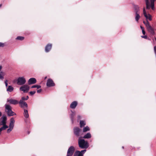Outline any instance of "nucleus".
I'll return each instance as SVG.
<instances>
[{
	"instance_id": "79ce46f5",
	"label": "nucleus",
	"mask_w": 156,
	"mask_h": 156,
	"mask_svg": "<svg viewBox=\"0 0 156 156\" xmlns=\"http://www.w3.org/2000/svg\"><path fill=\"white\" fill-rule=\"evenodd\" d=\"M142 33L144 35H145V32L144 30H142Z\"/></svg>"
},
{
	"instance_id": "473e14b6",
	"label": "nucleus",
	"mask_w": 156,
	"mask_h": 156,
	"mask_svg": "<svg viewBox=\"0 0 156 156\" xmlns=\"http://www.w3.org/2000/svg\"><path fill=\"white\" fill-rule=\"evenodd\" d=\"M86 150L85 149L81 151H80V152L81 154H82V156H83V154H84V153L86 152Z\"/></svg>"
},
{
	"instance_id": "4be33fe9",
	"label": "nucleus",
	"mask_w": 156,
	"mask_h": 156,
	"mask_svg": "<svg viewBox=\"0 0 156 156\" xmlns=\"http://www.w3.org/2000/svg\"><path fill=\"white\" fill-rule=\"evenodd\" d=\"M80 127H82L86 125V123L85 121L83 120H80Z\"/></svg>"
},
{
	"instance_id": "1a4fd4ad",
	"label": "nucleus",
	"mask_w": 156,
	"mask_h": 156,
	"mask_svg": "<svg viewBox=\"0 0 156 156\" xmlns=\"http://www.w3.org/2000/svg\"><path fill=\"white\" fill-rule=\"evenodd\" d=\"M74 147L73 146H70L68 149L67 156H72L74 152Z\"/></svg>"
},
{
	"instance_id": "2eb2a0df",
	"label": "nucleus",
	"mask_w": 156,
	"mask_h": 156,
	"mask_svg": "<svg viewBox=\"0 0 156 156\" xmlns=\"http://www.w3.org/2000/svg\"><path fill=\"white\" fill-rule=\"evenodd\" d=\"M52 47V44H47L45 48V51L46 52H49L51 50Z\"/></svg>"
},
{
	"instance_id": "9b49d317",
	"label": "nucleus",
	"mask_w": 156,
	"mask_h": 156,
	"mask_svg": "<svg viewBox=\"0 0 156 156\" xmlns=\"http://www.w3.org/2000/svg\"><path fill=\"white\" fill-rule=\"evenodd\" d=\"M54 85L55 84L52 79H49L47 80V86L48 87H52L54 86Z\"/></svg>"
},
{
	"instance_id": "20e7f679",
	"label": "nucleus",
	"mask_w": 156,
	"mask_h": 156,
	"mask_svg": "<svg viewBox=\"0 0 156 156\" xmlns=\"http://www.w3.org/2000/svg\"><path fill=\"white\" fill-rule=\"evenodd\" d=\"M146 4V9H149L151 7L152 10L154 9V2L155 0H151V5H149V2L148 0H145Z\"/></svg>"
},
{
	"instance_id": "c03bdc74",
	"label": "nucleus",
	"mask_w": 156,
	"mask_h": 156,
	"mask_svg": "<svg viewBox=\"0 0 156 156\" xmlns=\"http://www.w3.org/2000/svg\"><path fill=\"white\" fill-rule=\"evenodd\" d=\"M2 115V112H0V117Z\"/></svg>"
},
{
	"instance_id": "49530a36",
	"label": "nucleus",
	"mask_w": 156,
	"mask_h": 156,
	"mask_svg": "<svg viewBox=\"0 0 156 156\" xmlns=\"http://www.w3.org/2000/svg\"><path fill=\"white\" fill-rule=\"evenodd\" d=\"M1 6H2V5L1 4L0 5V7Z\"/></svg>"
},
{
	"instance_id": "aec40b11",
	"label": "nucleus",
	"mask_w": 156,
	"mask_h": 156,
	"mask_svg": "<svg viewBox=\"0 0 156 156\" xmlns=\"http://www.w3.org/2000/svg\"><path fill=\"white\" fill-rule=\"evenodd\" d=\"M74 156H82V154L80 153V151H76L75 152L74 154Z\"/></svg>"
},
{
	"instance_id": "0eeeda50",
	"label": "nucleus",
	"mask_w": 156,
	"mask_h": 156,
	"mask_svg": "<svg viewBox=\"0 0 156 156\" xmlns=\"http://www.w3.org/2000/svg\"><path fill=\"white\" fill-rule=\"evenodd\" d=\"M81 132V129L78 127H76L73 129V133L76 136L78 137L80 136Z\"/></svg>"
},
{
	"instance_id": "39448f33",
	"label": "nucleus",
	"mask_w": 156,
	"mask_h": 156,
	"mask_svg": "<svg viewBox=\"0 0 156 156\" xmlns=\"http://www.w3.org/2000/svg\"><path fill=\"white\" fill-rule=\"evenodd\" d=\"M6 116L5 115H3L0 119V126H8L6 125Z\"/></svg>"
},
{
	"instance_id": "dca6fc26",
	"label": "nucleus",
	"mask_w": 156,
	"mask_h": 156,
	"mask_svg": "<svg viewBox=\"0 0 156 156\" xmlns=\"http://www.w3.org/2000/svg\"><path fill=\"white\" fill-rule=\"evenodd\" d=\"M77 105V103L76 101L73 102L70 105V108L72 109L75 108Z\"/></svg>"
},
{
	"instance_id": "72a5a7b5",
	"label": "nucleus",
	"mask_w": 156,
	"mask_h": 156,
	"mask_svg": "<svg viewBox=\"0 0 156 156\" xmlns=\"http://www.w3.org/2000/svg\"><path fill=\"white\" fill-rule=\"evenodd\" d=\"M36 93L35 91H30V94L31 95H33L34 94Z\"/></svg>"
},
{
	"instance_id": "a19ab883",
	"label": "nucleus",
	"mask_w": 156,
	"mask_h": 156,
	"mask_svg": "<svg viewBox=\"0 0 156 156\" xmlns=\"http://www.w3.org/2000/svg\"><path fill=\"white\" fill-rule=\"evenodd\" d=\"M140 27L142 30H144V28L143 27L140 26Z\"/></svg>"
},
{
	"instance_id": "6e6552de",
	"label": "nucleus",
	"mask_w": 156,
	"mask_h": 156,
	"mask_svg": "<svg viewBox=\"0 0 156 156\" xmlns=\"http://www.w3.org/2000/svg\"><path fill=\"white\" fill-rule=\"evenodd\" d=\"M20 90L23 91L24 93H27L29 90V87L27 85L22 86L20 88Z\"/></svg>"
},
{
	"instance_id": "a18cd8bd",
	"label": "nucleus",
	"mask_w": 156,
	"mask_h": 156,
	"mask_svg": "<svg viewBox=\"0 0 156 156\" xmlns=\"http://www.w3.org/2000/svg\"><path fill=\"white\" fill-rule=\"evenodd\" d=\"M47 78V77L46 76L45 78H44V79H46Z\"/></svg>"
},
{
	"instance_id": "9d476101",
	"label": "nucleus",
	"mask_w": 156,
	"mask_h": 156,
	"mask_svg": "<svg viewBox=\"0 0 156 156\" xmlns=\"http://www.w3.org/2000/svg\"><path fill=\"white\" fill-rule=\"evenodd\" d=\"M7 102H9V104L14 105H16L19 103L17 100L12 99H7Z\"/></svg>"
},
{
	"instance_id": "f8f14e48",
	"label": "nucleus",
	"mask_w": 156,
	"mask_h": 156,
	"mask_svg": "<svg viewBox=\"0 0 156 156\" xmlns=\"http://www.w3.org/2000/svg\"><path fill=\"white\" fill-rule=\"evenodd\" d=\"M18 103L20 105V106L21 108H24V107L27 108L28 107L27 103L25 102L22 101V100H20Z\"/></svg>"
},
{
	"instance_id": "393cba45",
	"label": "nucleus",
	"mask_w": 156,
	"mask_h": 156,
	"mask_svg": "<svg viewBox=\"0 0 156 156\" xmlns=\"http://www.w3.org/2000/svg\"><path fill=\"white\" fill-rule=\"evenodd\" d=\"M8 128V126H2L0 128V134H1V132L2 131L5 129H6Z\"/></svg>"
},
{
	"instance_id": "c9c22d12",
	"label": "nucleus",
	"mask_w": 156,
	"mask_h": 156,
	"mask_svg": "<svg viewBox=\"0 0 156 156\" xmlns=\"http://www.w3.org/2000/svg\"><path fill=\"white\" fill-rule=\"evenodd\" d=\"M7 80H6L5 81V86L6 87H7L8 86V83H7Z\"/></svg>"
},
{
	"instance_id": "de8ad7c7",
	"label": "nucleus",
	"mask_w": 156,
	"mask_h": 156,
	"mask_svg": "<svg viewBox=\"0 0 156 156\" xmlns=\"http://www.w3.org/2000/svg\"><path fill=\"white\" fill-rule=\"evenodd\" d=\"M122 148L123 149V148H124V147H123H123H122Z\"/></svg>"
},
{
	"instance_id": "f03ea898",
	"label": "nucleus",
	"mask_w": 156,
	"mask_h": 156,
	"mask_svg": "<svg viewBox=\"0 0 156 156\" xmlns=\"http://www.w3.org/2000/svg\"><path fill=\"white\" fill-rule=\"evenodd\" d=\"M5 110L9 116H12L16 115V113L12 110L11 107L9 105L6 104L5 105Z\"/></svg>"
},
{
	"instance_id": "cd10ccee",
	"label": "nucleus",
	"mask_w": 156,
	"mask_h": 156,
	"mask_svg": "<svg viewBox=\"0 0 156 156\" xmlns=\"http://www.w3.org/2000/svg\"><path fill=\"white\" fill-rule=\"evenodd\" d=\"M146 18L147 19H148L150 21H151L152 20L151 16L150 14L147 15V18Z\"/></svg>"
},
{
	"instance_id": "c756f323",
	"label": "nucleus",
	"mask_w": 156,
	"mask_h": 156,
	"mask_svg": "<svg viewBox=\"0 0 156 156\" xmlns=\"http://www.w3.org/2000/svg\"><path fill=\"white\" fill-rule=\"evenodd\" d=\"M143 14H144V16L145 17V18H147V14L146 11H145V9L144 8H143Z\"/></svg>"
},
{
	"instance_id": "e433bc0d",
	"label": "nucleus",
	"mask_w": 156,
	"mask_h": 156,
	"mask_svg": "<svg viewBox=\"0 0 156 156\" xmlns=\"http://www.w3.org/2000/svg\"><path fill=\"white\" fill-rule=\"evenodd\" d=\"M141 37L142 38H144V39H147V37L146 35L142 36Z\"/></svg>"
},
{
	"instance_id": "f3484780",
	"label": "nucleus",
	"mask_w": 156,
	"mask_h": 156,
	"mask_svg": "<svg viewBox=\"0 0 156 156\" xmlns=\"http://www.w3.org/2000/svg\"><path fill=\"white\" fill-rule=\"evenodd\" d=\"M91 135L90 133H88L82 137L84 139H89L91 137Z\"/></svg>"
},
{
	"instance_id": "6ab92c4d",
	"label": "nucleus",
	"mask_w": 156,
	"mask_h": 156,
	"mask_svg": "<svg viewBox=\"0 0 156 156\" xmlns=\"http://www.w3.org/2000/svg\"><path fill=\"white\" fill-rule=\"evenodd\" d=\"M14 90V88L13 87L11 86H9L7 88V91L8 92H11Z\"/></svg>"
},
{
	"instance_id": "7ed1b4c3",
	"label": "nucleus",
	"mask_w": 156,
	"mask_h": 156,
	"mask_svg": "<svg viewBox=\"0 0 156 156\" xmlns=\"http://www.w3.org/2000/svg\"><path fill=\"white\" fill-rule=\"evenodd\" d=\"M145 25L148 32L150 33L151 34L154 35V32L153 29L150 25L148 21L147 20L146 21H143Z\"/></svg>"
},
{
	"instance_id": "b1692460",
	"label": "nucleus",
	"mask_w": 156,
	"mask_h": 156,
	"mask_svg": "<svg viewBox=\"0 0 156 156\" xmlns=\"http://www.w3.org/2000/svg\"><path fill=\"white\" fill-rule=\"evenodd\" d=\"M136 16H135V20L136 21L138 22L139 19L140 18V16L139 15V13H135Z\"/></svg>"
},
{
	"instance_id": "a878e982",
	"label": "nucleus",
	"mask_w": 156,
	"mask_h": 156,
	"mask_svg": "<svg viewBox=\"0 0 156 156\" xmlns=\"http://www.w3.org/2000/svg\"><path fill=\"white\" fill-rule=\"evenodd\" d=\"M72 113L71 114L70 117L71 119V120L72 121V123H73V118L74 117L75 115V113H74L73 112H72Z\"/></svg>"
},
{
	"instance_id": "ddd939ff",
	"label": "nucleus",
	"mask_w": 156,
	"mask_h": 156,
	"mask_svg": "<svg viewBox=\"0 0 156 156\" xmlns=\"http://www.w3.org/2000/svg\"><path fill=\"white\" fill-rule=\"evenodd\" d=\"M37 82L36 80L34 78L30 79L28 81V84L29 85L33 84L36 83Z\"/></svg>"
},
{
	"instance_id": "412c9836",
	"label": "nucleus",
	"mask_w": 156,
	"mask_h": 156,
	"mask_svg": "<svg viewBox=\"0 0 156 156\" xmlns=\"http://www.w3.org/2000/svg\"><path fill=\"white\" fill-rule=\"evenodd\" d=\"M2 69V66H0V71ZM4 73L2 72H0V79H3L4 78Z\"/></svg>"
},
{
	"instance_id": "37998d69",
	"label": "nucleus",
	"mask_w": 156,
	"mask_h": 156,
	"mask_svg": "<svg viewBox=\"0 0 156 156\" xmlns=\"http://www.w3.org/2000/svg\"><path fill=\"white\" fill-rule=\"evenodd\" d=\"M81 118V117L80 115L78 116V119L79 120Z\"/></svg>"
},
{
	"instance_id": "a211bd4d",
	"label": "nucleus",
	"mask_w": 156,
	"mask_h": 156,
	"mask_svg": "<svg viewBox=\"0 0 156 156\" xmlns=\"http://www.w3.org/2000/svg\"><path fill=\"white\" fill-rule=\"evenodd\" d=\"M24 111L23 115L26 118H28L29 117V115L27 110L24 109Z\"/></svg>"
},
{
	"instance_id": "58836bf2",
	"label": "nucleus",
	"mask_w": 156,
	"mask_h": 156,
	"mask_svg": "<svg viewBox=\"0 0 156 156\" xmlns=\"http://www.w3.org/2000/svg\"><path fill=\"white\" fill-rule=\"evenodd\" d=\"M4 46V44L0 42V47H3Z\"/></svg>"
},
{
	"instance_id": "4468645a",
	"label": "nucleus",
	"mask_w": 156,
	"mask_h": 156,
	"mask_svg": "<svg viewBox=\"0 0 156 156\" xmlns=\"http://www.w3.org/2000/svg\"><path fill=\"white\" fill-rule=\"evenodd\" d=\"M15 121L13 118H12L10 120V122L9 125V127L13 128L14 126V124L15 123Z\"/></svg>"
},
{
	"instance_id": "5701e85b",
	"label": "nucleus",
	"mask_w": 156,
	"mask_h": 156,
	"mask_svg": "<svg viewBox=\"0 0 156 156\" xmlns=\"http://www.w3.org/2000/svg\"><path fill=\"white\" fill-rule=\"evenodd\" d=\"M134 9L135 10V13H138L139 11V7L137 5H135L134 6Z\"/></svg>"
},
{
	"instance_id": "2f4dec72",
	"label": "nucleus",
	"mask_w": 156,
	"mask_h": 156,
	"mask_svg": "<svg viewBox=\"0 0 156 156\" xmlns=\"http://www.w3.org/2000/svg\"><path fill=\"white\" fill-rule=\"evenodd\" d=\"M13 128L9 127V128L7 129V132L8 133H9L12 129Z\"/></svg>"
},
{
	"instance_id": "ea45409f",
	"label": "nucleus",
	"mask_w": 156,
	"mask_h": 156,
	"mask_svg": "<svg viewBox=\"0 0 156 156\" xmlns=\"http://www.w3.org/2000/svg\"><path fill=\"white\" fill-rule=\"evenodd\" d=\"M36 85H33L31 87V88H36Z\"/></svg>"
},
{
	"instance_id": "7c9ffc66",
	"label": "nucleus",
	"mask_w": 156,
	"mask_h": 156,
	"mask_svg": "<svg viewBox=\"0 0 156 156\" xmlns=\"http://www.w3.org/2000/svg\"><path fill=\"white\" fill-rule=\"evenodd\" d=\"M16 39L18 40H22L24 39V37L21 36H18Z\"/></svg>"
},
{
	"instance_id": "423d86ee",
	"label": "nucleus",
	"mask_w": 156,
	"mask_h": 156,
	"mask_svg": "<svg viewBox=\"0 0 156 156\" xmlns=\"http://www.w3.org/2000/svg\"><path fill=\"white\" fill-rule=\"evenodd\" d=\"M26 82L25 78L23 76L19 77L17 80V84L18 85H23Z\"/></svg>"
},
{
	"instance_id": "4c0bfd02",
	"label": "nucleus",
	"mask_w": 156,
	"mask_h": 156,
	"mask_svg": "<svg viewBox=\"0 0 156 156\" xmlns=\"http://www.w3.org/2000/svg\"><path fill=\"white\" fill-rule=\"evenodd\" d=\"M41 87V86L40 85H36V87L37 89H39Z\"/></svg>"
},
{
	"instance_id": "bb28decb",
	"label": "nucleus",
	"mask_w": 156,
	"mask_h": 156,
	"mask_svg": "<svg viewBox=\"0 0 156 156\" xmlns=\"http://www.w3.org/2000/svg\"><path fill=\"white\" fill-rule=\"evenodd\" d=\"M90 128L88 126L84 127L83 129V132H85L90 130Z\"/></svg>"
},
{
	"instance_id": "f257e3e1",
	"label": "nucleus",
	"mask_w": 156,
	"mask_h": 156,
	"mask_svg": "<svg viewBox=\"0 0 156 156\" xmlns=\"http://www.w3.org/2000/svg\"><path fill=\"white\" fill-rule=\"evenodd\" d=\"M81 137H80L78 139V144L80 147L82 149H87L89 147L88 142L85 141L83 139H82Z\"/></svg>"
},
{
	"instance_id": "c85d7f7f",
	"label": "nucleus",
	"mask_w": 156,
	"mask_h": 156,
	"mask_svg": "<svg viewBox=\"0 0 156 156\" xmlns=\"http://www.w3.org/2000/svg\"><path fill=\"white\" fill-rule=\"evenodd\" d=\"M29 98V97L28 96H27L26 98L24 97H22L21 98V99L20 100H22V101H23L24 100H27Z\"/></svg>"
},
{
	"instance_id": "f704fd0d",
	"label": "nucleus",
	"mask_w": 156,
	"mask_h": 156,
	"mask_svg": "<svg viewBox=\"0 0 156 156\" xmlns=\"http://www.w3.org/2000/svg\"><path fill=\"white\" fill-rule=\"evenodd\" d=\"M42 91V90L41 89L37 90V93H41Z\"/></svg>"
}]
</instances>
